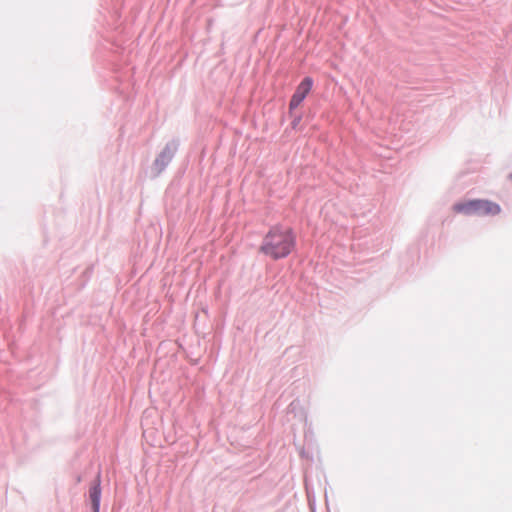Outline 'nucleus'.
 <instances>
[{
    "mask_svg": "<svg viewBox=\"0 0 512 512\" xmlns=\"http://www.w3.org/2000/svg\"><path fill=\"white\" fill-rule=\"evenodd\" d=\"M179 146L180 141L177 138H173L165 144L164 148L160 151L153 162V169L157 172V175L162 173L171 163L179 149Z\"/></svg>",
    "mask_w": 512,
    "mask_h": 512,
    "instance_id": "obj_3",
    "label": "nucleus"
},
{
    "mask_svg": "<svg viewBox=\"0 0 512 512\" xmlns=\"http://www.w3.org/2000/svg\"><path fill=\"white\" fill-rule=\"evenodd\" d=\"M302 120V115H295L291 121V128L296 130Z\"/></svg>",
    "mask_w": 512,
    "mask_h": 512,
    "instance_id": "obj_6",
    "label": "nucleus"
},
{
    "mask_svg": "<svg viewBox=\"0 0 512 512\" xmlns=\"http://www.w3.org/2000/svg\"><path fill=\"white\" fill-rule=\"evenodd\" d=\"M91 268L86 269L85 273H91Z\"/></svg>",
    "mask_w": 512,
    "mask_h": 512,
    "instance_id": "obj_8",
    "label": "nucleus"
},
{
    "mask_svg": "<svg viewBox=\"0 0 512 512\" xmlns=\"http://www.w3.org/2000/svg\"><path fill=\"white\" fill-rule=\"evenodd\" d=\"M453 211L466 216H496L501 206L488 199H469L455 203Z\"/></svg>",
    "mask_w": 512,
    "mask_h": 512,
    "instance_id": "obj_2",
    "label": "nucleus"
},
{
    "mask_svg": "<svg viewBox=\"0 0 512 512\" xmlns=\"http://www.w3.org/2000/svg\"><path fill=\"white\" fill-rule=\"evenodd\" d=\"M295 401H292L289 405V410L292 411L294 409Z\"/></svg>",
    "mask_w": 512,
    "mask_h": 512,
    "instance_id": "obj_7",
    "label": "nucleus"
},
{
    "mask_svg": "<svg viewBox=\"0 0 512 512\" xmlns=\"http://www.w3.org/2000/svg\"><path fill=\"white\" fill-rule=\"evenodd\" d=\"M314 80L310 76L304 77L297 85L295 92L289 101V114L292 115L293 111L305 100L310 91L312 90Z\"/></svg>",
    "mask_w": 512,
    "mask_h": 512,
    "instance_id": "obj_4",
    "label": "nucleus"
},
{
    "mask_svg": "<svg viewBox=\"0 0 512 512\" xmlns=\"http://www.w3.org/2000/svg\"><path fill=\"white\" fill-rule=\"evenodd\" d=\"M76 480H77L78 482H80V481H81V477H80V476L76 477Z\"/></svg>",
    "mask_w": 512,
    "mask_h": 512,
    "instance_id": "obj_9",
    "label": "nucleus"
},
{
    "mask_svg": "<svg viewBox=\"0 0 512 512\" xmlns=\"http://www.w3.org/2000/svg\"><path fill=\"white\" fill-rule=\"evenodd\" d=\"M296 234L291 227L275 224L264 235L258 252L274 261L287 258L296 248Z\"/></svg>",
    "mask_w": 512,
    "mask_h": 512,
    "instance_id": "obj_1",
    "label": "nucleus"
},
{
    "mask_svg": "<svg viewBox=\"0 0 512 512\" xmlns=\"http://www.w3.org/2000/svg\"><path fill=\"white\" fill-rule=\"evenodd\" d=\"M102 497L101 474H97L91 483L88 491V498L91 504V512H100Z\"/></svg>",
    "mask_w": 512,
    "mask_h": 512,
    "instance_id": "obj_5",
    "label": "nucleus"
},
{
    "mask_svg": "<svg viewBox=\"0 0 512 512\" xmlns=\"http://www.w3.org/2000/svg\"><path fill=\"white\" fill-rule=\"evenodd\" d=\"M509 178L512 181V172L510 173Z\"/></svg>",
    "mask_w": 512,
    "mask_h": 512,
    "instance_id": "obj_10",
    "label": "nucleus"
}]
</instances>
